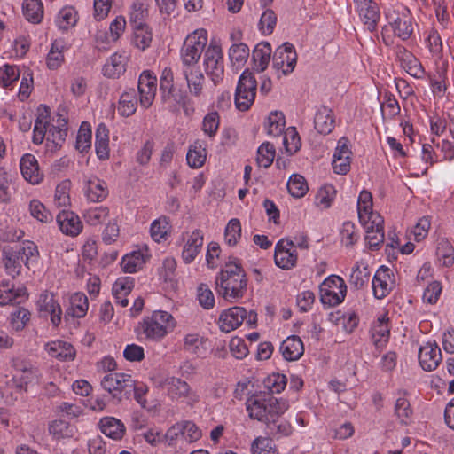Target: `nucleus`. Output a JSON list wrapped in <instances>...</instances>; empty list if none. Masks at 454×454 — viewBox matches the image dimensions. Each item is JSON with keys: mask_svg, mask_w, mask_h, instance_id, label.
<instances>
[{"mask_svg": "<svg viewBox=\"0 0 454 454\" xmlns=\"http://www.w3.org/2000/svg\"><path fill=\"white\" fill-rule=\"evenodd\" d=\"M66 43L63 39H56L51 44V49L46 56V66L51 70H57L64 63V51Z\"/></svg>", "mask_w": 454, "mask_h": 454, "instance_id": "obj_45", "label": "nucleus"}, {"mask_svg": "<svg viewBox=\"0 0 454 454\" xmlns=\"http://www.w3.org/2000/svg\"><path fill=\"white\" fill-rule=\"evenodd\" d=\"M250 451L252 454H278L272 440L263 436H258L252 442Z\"/></svg>", "mask_w": 454, "mask_h": 454, "instance_id": "obj_64", "label": "nucleus"}, {"mask_svg": "<svg viewBox=\"0 0 454 454\" xmlns=\"http://www.w3.org/2000/svg\"><path fill=\"white\" fill-rule=\"evenodd\" d=\"M99 427L101 432L107 437L119 441L121 440L126 431L124 424L114 417H105L100 419Z\"/></svg>", "mask_w": 454, "mask_h": 454, "instance_id": "obj_40", "label": "nucleus"}, {"mask_svg": "<svg viewBox=\"0 0 454 454\" xmlns=\"http://www.w3.org/2000/svg\"><path fill=\"white\" fill-rule=\"evenodd\" d=\"M183 239L182 260L184 263L189 264L192 262L200 253L204 237L201 231L194 230L191 233H187L185 236L184 235Z\"/></svg>", "mask_w": 454, "mask_h": 454, "instance_id": "obj_22", "label": "nucleus"}, {"mask_svg": "<svg viewBox=\"0 0 454 454\" xmlns=\"http://www.w3.org/2000/svg\"><path fill=\"white\" fill-rule=\"evenodd\" d=\"M72 184L70 180L61 181L55 188L53 203L57 207H68L71 205L70 191Z\"/></svg>", "mask_w": 454, "mask_h": 454, "instance_id": "obj_57", "label": "nucleus"}, {"mask_svg": "<svg viewBox=\"0 0 454 454\" xmlns=\"http://www.w3.org/2000/svg\"><path fill=\"white\" fill-rule=\"evenodd\" d=\"M20 168L24 179L31 184H39L43 174L39 168L38 161L31 153L24 154L20 160Z\"/></svg>", "mask_w": 454, "mask_h": 454, "instance_id": "obj_26", "label": "nucleus"}, {"mask_svg": "<svg viewBox=\"0 0 454 454\" xmlns=\"http://www.w3.org/2000/svg\"><path fill=\"white\" fill-rule=\"evenodd\" d=\"M360 19L369 30L374 29L379 19L380 12L377 4L372 0H354Z\"/></svg>", "mask_w": 454, "mask_h": 454, "instance_id": "obj_32", "label": "nucleus"}, {"mask_svg": "<svg viewBox=\"0 0 454 454\" xmlns=\"http://www.w3.org/2000/svg\"><path fill=\"white\" fill-rule=\"evenodd\" d=\"M189 93L195 98L203 97L205 77L198 65L182 66Z\"/></svg>", "mask_w": 454, "mask_h": 454, "instance_id": "obj_21", "label": "nucleus"}, {"mask_svg": "<svg viewBox=\"0 0 454 454\" xmlns=\"http://www.w3.org/2000/svg\"><path fill=\"white\" fill-rule=\"evenodd\" d=\"M372 195L363 190L357 200L360 223L365 230V241L371 249H378L384 241V220L373 210Z\"/></svg>", "mask_w": 454, "mask_h": 454, "instance_id": "obj_1", "label": "nucleus"}, {"mask_svg": "<svg viewBox=\"0 0 454 454\" xmlns=\"http://www.w3.org/2000/svg\"><path fill=\"white\" fill-rule=\"evenodd\" d=\"M336 193V189L333 184L322 185L315 196V205L321 209L329 208L335 200Z\"/></svg>", "mask_w": 454, "mask_h": 454, "instance_id": "obj_58", "label": "nucleus"}, {"mask_svg": "<svg viewBox=\"0 0 454 454\" xmlns=\"http://www.w3.org/2000/svg\"><path fill=\"white\" fill-rule=\"evenodd\" d=\"M247 317V310L242 307H232L220 314L218 325L222 332L230 333L241 325Z\"/></svg>", "mask_w": 454, "mask_h": 454, "instance_id": "obj_24", "label": "nucleus"}, {"mask_svg": "<svg viewBox=\"0 0 454 454\" xmlns=\"http://www.w3.org/2000/svg\"><path fill=\"white\" fill-rule=\"evenodd\" d=\"M242 235L241 223L238 218H231L224 230V241L229 247H235Z\"/></svg>", "mask_w": 454, "mask_h": 454, "instance_id": "obj_60", "label": "nucleus"}, {"mask_svg": "<svg viewBox=\"0 0 454 454\" xmlns=\"http://www.w3.org/2000/svg\"><path fill=\"white\" fill-rule=\"evenodd\" d=\"M369 279L370 270L367 263L362 261L356 262L349 276L350 285L357 289H361L368 284Z\"/></svg>", "mask_w": 454, "mask_h": 454, "instance_id": "obj_52", "label": "nucleus"}, {"mask_svg": "<svg viewBox=\"0 0 454 454\" xmlns=\"http://www.w3.org/2000/svg\"><path fill=\"white\" fill-rule=\"evenodd\" d=\"M22 13L25 19L32 24L42 22L44 8L42 0H23Z\"/></svg>", "mask_w": 454, "mask_h": 454, "instance_id": "obj_47", "label": "nucleus"}, {"mask_svg": "<svg viewBox=\"0 0 454 454\" xmlns=\"http://www.w3.org/2000/svg\"><path fill=\"white\" fill-rule=\"evenodd\" d=\"M49 434L55 440L69 439L75 435L77 428L65 419H53L48 425Z\"/></svg>", "mask_w": 454, "mask_h": 454, "instance_id": "obj_39", "label": "nucleus"}, {"mask_svg": "<svg viewBox=\"0 0 454 454\" xmlns=\"http://www.w3.org/2000/svg\"><path fill=\"white\" fill-rule=\"evenodd\" d=\"M2 262L5 273L15 278L19 277L22 270V262L17 255L14 247H4L2 251Z\"/></svg>", "mask_w": 454, "mask_h": 454, "instance_id": "obj_41", "label": "nucleus"}, {"mask_svg": "<svg viewBox=\"0 0 454 454\" xmlns=\"http://www.w3.org/2000/svg\"><path fill=\"white\" fill-rule=\"evenodd\" d=\"M39 369L29 362L16 361L13 364L12 378L6 382V387L18 394L26 393L29 387L40 382Z\"/></svg>", "mask_w": 454, "mask_h": 454, "instance_id": "obj_6", "label": "nucleus"}, {"mask_svg": "<svg viewBox=\"0 0 454 454\" xmlns=\"http://www.w3.org/2000/svg\"><path fill=\"white\" fill-rule=\"evenodd\" d=\"M207 154V143L197 139L190 145L187 152V164L192 168H200L205 164Z\"/></svg>", "mask_w": 454, "mask_h": 454, "instance_id": "obj_37", "label": "nucleus"}, {"mask_svg": "<svg viewBox=\"0 0 454 454\" xmlns=\"http://www.w3.org/2000/svg\"><path fill=\"white\" fill-rule=\"evenodd\" d=\"M335 114L333 111L326 106L320 107L314 118V126L318 133L323 135L330 134L335 128Z\"/></svg>", "mask_w": 454, "mask_h": 454, "instance_id": "obj_33", "label": "nucleus"}, {"mask_svg": "<svg viewBox=\"0 0 454 454\" xmlns=\"http://www.w3.org/2000/svg\"><path fill=\"white\" fill-rule=\"evenodd\" d=\"M78 19V12L75 8L66 5L58 12L54 22L59 30L65 33L76 26Z\"/></svg>", "mask_w": 454, "mask_h": 454, "instance_id": "obj_35", "label": "nucleus"}, {"mask_svg": "<svg viewBox=\"0 0 454 454\" xmlns=\"http://www.w3.org/2000/svg\"><path fill=\"white\" fill-rule=\"evenodd\" d=\"M110 215V209L106 206L92 207L83 213L84 221L91 226L104 223Z\"/></svg>", "mask_w": 454, "mask_h": 454, "instance_id": "obj_54", "label": "nucleus"}, {"mask_svg": "<svg viewBox=\"0 0 454 454\" xmlns=\"http://www.w3.org/2000/svg\"><path fill=\"white\" fill-rule=\"evenodd\" d=\"M208 341L198 333H187L184 338V349L197 356L206 355Z\"/></svg>", "mask_w": 454, "mask_h": 454, "instance_id": "obj_46", "label": "nucleus"}, {"mask_svg": "<svg viewBox=\"0 0 454 454\" xmlns=\"http://www.w3.org/2000/svg\"><path fill=\"white\" fill-rule=\"evenodd\" d=\"M44 349L51 357L59 361H72L76 355L75 348L71 343L60 340L47 342Z\"/></svg>", "mask_w": 454, "mask_h": 454, "instance_id": "obj_29", "label": "nucleus"}, {"mask_svg": "<svg viewBox=\"0 0 454 454\" xmlns=\"http://www.w3.org/2000/svg\"><path fill=\"white\" fill-rule=\"evenodd\" d=\"M148 4L145 0H136L130 6L129 21L131 27L147 24Z\"/></svg>", "mask_w": 454, "mask_h": 454, "instance_id": "obj_56", "label": "nucleus"}, {"mask_svg": "<svg viewBox=\"0 0 454 454\" xmlns=\"http://www.w3.org/2000/svg\"><path fill=\"white\" fill-rule=\"evenodd\" d=\"M20 75L19 67L4 64L0 67V86L4 89L12 90Z\"/></svg>", "mask_w": 454, "mask_h": 454, "instance_id": "obj_55", "label": "nucleus"}, {"mask_svg": "<svg viewBox=\"0 0 454 454\" xmlns=\"http://www.w3.org/2000/svg\"><path fill=\"white\" fill-rule=\"evenodd\" d=\"M272 53L271 45L267 42L259 43L253 51V60L255 69L263 72L269 66Z\"/></svg>", "mask_w": 454, "mask_h": 454, "instance_id": "obj_49", "label": "nucleus"}, {"mask_svg": "<svg viewBox=\"0 0 454 454\" xmlns=\"http://www.w3.org/2000/svg\"><path fill=\"white\" fill-rule=\"evenodd\" d=\"M208 43V33L205 28H197L189 33L180 49L182 66L198 65L202 52L205 53Z\"/></svg>", "mask_w": 454, "mask_h": 454, "instance_id": "obj_7", "label": "nucleus"}, {"mask_svg": "<svg viewBox=\"0 0 454 454\" xmlns=\"http://www.w3.org/2000/svg\"><path fill=\"white\" fill-rule=\"evenodd\" d=\"M396 60L400 67L411 76L416 79H422L426 71L417 57L403 46L395 49Z\"/></svg>", "mask_w": 454, "mask_h": 454, "instance_id": "obj_19", "label": "nucleus"}, {"mask_svg": "<svg viewBox=\"0 0 454 454\" xmlns=\"http://www.w3.org/2000/svg\"><path fill=\"white\" fill-rule=\"evenodd\" d=\"M228 56L231 67L236 70H239L247 61L249 57V48L244 43H235L230 47Z\"/></svg>", "mask_w": 454, "mask_h": 454, "instance_id": "obj_50", "label": "nucleus"}, {"mask_svg": "<svg viewBox=\"0 0 454 454\" xmlns=\"http://www.w3.org/2000/svg\"><path fill=\"white\" fill-rule=\"evenodd\" d=\"M286 127V117L281 111H271L266 117L263 129L268 136L278 137L280 136Z\"/></svg>", "mask_w": 454, "mask_h": 454, "instance_id": "obj_44", "label": "nucleus"}, {"mask_svg": "<svg viewBox=\"0 0 454 454\" xmlns=\"http://www.w3.org/2000/svg\"><path fill=\"white\" fill-rule=\"evenodd\" d=\"M164 387L173 399H181L191 407L195 406L200 400L198 391L192 389L186 381L179 378H167Z\"/></svg>", "mask_w": 454, "mask_h": 454, "instance_id": "obj_11", "label": "nucleus"}, {"mask_svg": "<svg viewBox=\"0 0 454 454\" xmlns=\"http://www.w3.org/2000/svg\"><path fill=\"white\" fill-rule=\"evenodd\" d=\"M37 309L41 317H50L51 323L54 327H58L62 320V309L52 292H43L36 302Z\"/></svg>", "mask_w": 454, "mask_h": 454, "instance_id": "obj_13", "label": "nucleus"}, {"mask_svg": "<svg viewBox=\"0 0 454 454\" xmlns=\"http://www.w3.org/2000/svg\"><path fill=\"white\" fill-rule=\"evenodd\" d=\"M442 361V352L435 342H427L419 348V362L426 372L435 370Z\"/></svg>", "mask_w": 454, "mask_h": 454, "instance_id": "obj_23", "label": "nucleus"}, {"mask_svg": "<svg viewBox=\"0 0 454 454\" xmlns=\"http://www.w3.org/2000/svg\"><path fill=\"white\" fill-rule=\"evenodd\" d=\"M14 249L19 259H20L22 264H24L27 269L30 270L37 264L39 251L34 242L26 240Z\"/></svg>", "mask_w": 454, "mask_h": 454, "instance_id": "obj_36", "label": "nucleus"}, {"mask_svg": "<svg viewBox=\"0 0 454 454\" xmlns=\"http://www.w3.org/2000/svg\"><path fill=\"white\" fill-rule=\"evenodd\" d=\"M256 80L253 74L246 69L239 76L236 92L235 105L240 111H247L254 101L256 95Z\"/></svg>", "mask_w": 454, "mask_h": 454, "instance_id": "obj_9", "label": "nucleus"}, {"mask_svg": "<svg viewBox=\"0 0 454 454\" xmlns=\"http://www.w3.org/2000/svg\"><path fill=\"white\" fill-rule=\"evenodd\" d=\"M135 286V278L132 277H119L112 286V294L115 302L125 308L129 305L127 296L131 293Z\"/></svg>", "mask_w": 454, "mask_h": 454, "instance_id": "obj_31", "label": "nucleus"}, {"mask_svg": "<svg viewBox=\"0 0 454 454\" xmlns=\"http://www.w3.org/2000/svg\"><path fill=\"white\" fill-rule=\"evenodd\" d=\"M137 95L134 89L125 90L119 98L116 110L121 117L132 116L137 108Z\"/></svg>", "mask_w": 454, "mask_h": 454, "instance_id": "obj_34", "label": "nucleus"}, {"mask_svg": "<svg viewBox=\"0 0 454 454\" xmlns=\"http://www.w3.org/2000/svg\"><path fill=\"white\" fill-rule=\"evenodd\" d=\"M347 294L345 281L337 275L326 278L319 286L320 300L323 304L330 307L341 303Z\"/></svg>", "mask_w": 454, "mask_h": 454, "instance_id": "obj_8", "label": "nucleus"}, {"mask_svg": "<svg viewBox=\"0 0 454 454\" xmlns=\"http://www.w3.org/2000/svg\"><path fill=\"white\" fill-rule=\"evenodd\" d=\"M89 309V301L87 296L83 293H74L70 297V306L67 309V315L82 318L83 317Z\"/></svg>", "mask_w": 454, "mask_h": 454, "instance_id": "obj_51", "label": "nucleus"}, {"mask_svg": "<svg viewBox=\"0 0 454 454\" xmlns=\"http://www.w3.org/2000/svg\"><path fill=\"white\" fill-rule=\"evenodd\" d=\"M139 104L142 108H149L155 98L157 78L150 71H144L138 79Z\"/></svg>", "mask_w": 454, "mask_h": 454, "instance_id": "obj_17", "label": "nucleus"}, {"mask_svg": "<svg viewBox=\"0 0 454 454\" xmlns=\"http://www.w3.org/2000/svg\"><path fill=\"white\" fill-rule=\"evenodd\" d=\"M436 254L439 262L443 267H451L454 264V247L447 239L438 242Z\"/></svg>", "mask_w": 454, "mask_h": 454, "instance_id": "obj_61", "label": "nucleus"}, {"mask_svg": "<svg viewBox=\"0 0 454 454\" xmlns=\"http://www.w3.org/2000/svg\"><path fill=\"white\" fill-rule=\"evenodd\" d=\"M219 295L224 300L235 302L241 299L247 290L246 274L238 260L229 261L215 279Z\"/></svg>", "mask_w": 454, "mask_h": 454, "instance_id": "obj_3", "label": "nucleus"}, {"mask_svg": "<svg viewBox=\"0 0 454 454\" xmlns=\"http://www.w3.org/2000/svg\"><path fill=\"white\" fill-rule=\"evenodd\" d=\"M247 411L252 419L266 424L271 429L278 419L289 409V402L284 398H277L270 394L260 393L247 399Z\"/></svg>", "mask_w": 454, "mask_h": 454, "instance_id": "obj_2", "label": "nucleus"}, {"mask_svg": "<svg viewBox=\"0 0 454 454\" xmlns=\"http://www.w3.org/2000/svg\"><path fill=\"white\" fill-rule=\"evenodd\" d=\"M57 223L60 231L71 237H75L79 235L82 231V223L80 220V217L69 210H62L57 215Z\"/></svg>", "mask_w": 454, "mask_h": 454, "instance_id": "obj_28", "label": "nucleus"}, {"mask_svg": "<svg viewBox=\"0 0 454 454\" xmlns=\"http://www.w3.org/2000/svg\"><path fill=\"white\" fill-rule=\"evenodd\" d=\"M92 133L90 125L83 121L76 136L75 148L80 153L87 152L91 147Z\"/></svg>", "mask_w": 454, "mask_h": 454, "instance_id": "obj_63", "label": "nucleus"}, {"mask_svg": "<svg viewBox=\"0 0 454 454\" xmlns=\"http://www.w3.org/2000/svg\"><path fill=\"white\" fill-rule=\"evenodd\" d=\"M150 258L147 247L137 249L125 254L121 260V267L125 273L139 271Z\"/></svg>", "mask_w": 454, "mask_h": 454, "instance_id": "obj_27", "label": "nucleus"}, {"mask_svg": "<svg viewBox=\"0 0 454 454\" xmlns=\"http://www.w3.org/2000/svg\"><path fill=\"white\" fill-rule=\"evenodd\" d=\"M170 230L171 225L168 219L166 216H161L151 223L150 235L155 242L160 243L168 239Z\"/></svg>", "mask_w": 454, "mask_h": 454, "instance_id": "obj_53", "label": "nucleus"}, {"mask_svg": "<svg viewBox=\"0 0 454 454\" xmlns=\"http://www.w3.org/2000/svg\"><path fill=\"white\" fill-rule=\"evenodd\" d=\"M129 54L126 51H119L112 54L103 67V74L108 78H119L126 71Z\"/></svg>", "mask_w": 454, "mask_h": 454, "instance_id": "obj_25", "label": "nucleus"}, {"mask_svg": "<svg viewBox=\"0 0 454 454\" xmlns=\"http://www.w3.org/2000/svg\"><path fill=\"white\" fill-rule=\"evenodd\" d=\"M203 68L215 86L222 83L224 78V61L222 42L212 37L203 55Z\"/></svg>", "mask_w": 454, "mask_h": 454, "instance_id": "obj_5", "label": "nucleus"}, {"mask_svg": "<svg viewBox=\"0 0 454 454\" xmlns=\"http://www.w3.org/2000/svg\"><path fill=\"white\" fill-rule=\"evenodd\" d=\"M386 17L394 34L400 39L405 41L413 33L412 17L410 11L403 6L388 9Z\"/></svg>", "mask_w": 454, "mask_h": 454, "instance_id": "obj_10", "label": "nucleus"}, {"mask_svg": "<svg viewBox=\"0 0 454 454\" xmlns=\"http://www.w3.org/2000/svg\"><path fill=\"white\" fill-rule=\"evenodd\" d=\"M298 260V254L293 249L291 239H281L275 247V264L282 270H291L295 267Z\"/></svg>", "mask_w": 454, "mask_h": 454, "instance_id": "obj_15", "label": "nucleus"}, {"mask_svg": "<svg viewBox=\"0 0 454 454\" xmlns=\"http://www.w3.org/2000/svg\"><path fill=\"white\" fill-rule=\"evenodd\" d=\"M49 114L46 109L43 113L38 114L34 127L33 142L40 145L45 139L49 129Z\"/></svg>", "mask_w": 454, "mask_h": 454, "instance_id": "obj_59", "label": "nucleus"}, {"mask_svg": "<svg viewBox=\"0 0 454 454\" xmlns=\"http://www.w3.org/2000/svg\"><path fill=\"white\" fill-rule=\"evenodd\" d=\"M27 294L24 286L15 287L10 280H3L0 283V305H7L17 301L19 298L25 297Z\"/></svg>", "mask_w": 454, "mask_h": 454, "instance_id": "obj_43", "label": "nucleus"}, {"mask_svg": "<svg viewBox=\"0 0 454 454\" xmlns=\"http://www.w3.org/2000/svg\"><path fill=\"white\" fill-rule=\"evenodd\" d=\"M352 151L348 139L342 137L338 140L332 160L334 173L346 175L350 170Z\"/></svg>", "mask_w": 454, "mask_h": 454, "instance_id": "obj_16", "label": "nucleus"}, {"mask_svg": "<svg viewBox=\"0 0 454 454\" xmlns=\"http://www.w3.org/2000/svg\"><path fill=\"white\" fill-rule=\"evenodd\" d=\"M95 149L99 160H105L109 158V130L103 123L96 129Z\"/></svg>", "mask_w": 454, "mask_h": 454, "instance_id": "obj_48", "label": "nucleus"}, {"mask_svg": "<svg viewBox=\"0 0 454 454\" xmlns=\"http://www.w3.org/2000/svg\"><path fill=\"white\" fill-rule=\"evenodd\" d=\"M175 317L167 310L156 309L138 323L137 333L145 341L160 343L176 328Z\"/></svg>", "mask_w": 454, "mask_h": 454, "instance_id": "obj_4", "label": "nucleus"}, {"mask_svg": "<svg viewBox=\"0 0 454 454\" xmlns=\"http://www.w3.org/2000/svg\"><path fill=\"white\" fill-rule=\"evenodd\" d=\"M276 156L275 147L270 142L262 143L257 149L256 161L259 167L269 168Z\"/></svg>", "mask_w": 454, "mask_h": 454, "instance_id": "obj_62", "label": "nucleus"}, {"mask_svg": "<svg viewBox=\"0 0 454 454\" xmlns=\"http://www.w3.org/2000/svg\"><path fill=\"white\" fill-rule=\"evenodd\" d=\"M373 295L377 299L387 296L395 286L393 270L386 266H380L375 272L372 281Z\"/></svg>", "mask_w": 454, "mask_h": 454, "instance_id": "obj_14", "label": "nucleus"}, {"mask_svg": "<svg viewBox=\"0 0 454 454\" xmlns=\"http://www.w3.org/2000/svg\"><path fill=\"white\" fill-rule=\"evenodd\" d=\"M101 386L114 397H117L122 392L130 389L134 386V380L129 374L110 372L102 379Z\"/></svg>", "mask_w": 454, "mask_h": 454, "instance_id": "obj_18", "label": "nucleus"}, {"mask_svg": "<svg viewBox=\"0 0 454 454\" xmlns=\"http://www.w3.org/2000/svg\"><path fill=\"white\" fill-rule=\"evenodd\" d=\"M83 193L88 201L99 203L108 197L109 189L105 180L92 175L84 177Z\"/></svg>", "mask_w": 454, "mask_h": 454, "instance_id": "obj_20", "label": "nucleus"}, {"mask_svg": "<svg viewBox=\"0 0 454 454\" xmlns=\"http://www.w3.org/2000/svg\"><path fill=\"white\" fill-rule=\"evenodd\" d=\"M372 340L377 348H384L389 340L390 327L388 318L382 316L372 326Z\"/></svg>", "mask_w": 454, "mask_h": 454, "instance_id": "obj_38", "label": "nucleus"}, {"mask_svg": "<svg viewBox=\"0 0 454 454\" xmlns=\"http://www.w3.org/2000/svg\"><path fill=\"white\" fill-rule=\"evenodd\" d=\"M153 30L148 24L132 27L131 44L139 51H145L151 46Z\"/></svg>", "mask_w": 454, "mask_h": 454, "instance_id": "obj_42", "label": "nucleus"}, {"mask_svg": "<svg viewBox=\"0 0 454 454\" xmlns=\"http://www.w3.org/2000/svg\"><path fill=\"white\" fill-rule=\"evenodd\" d=\"M279 352L286 361H297L304 354L303 341L299 336H288L286 340L282 341L279 347Z\"/></svg>", "mask_w": 454, "mask_h": 454, "instance_id": "obj_30", "label": "nucleus"}, {"mask_svg": "<svg viewBox=\"0 0 454 454\" xmlns=\"http://www.w3.org/2000/svg\"><path fill=\"white\" fill-rule=\"evenodd\" d=\"M297 63V53L295 47L288 42L278 46L273 54L272 67L281 74H291Z\"/></svg>", "mask_w": 454, "mask_h": 454, "instance_id": "obj_12", "label": "nucleus"}]
</instances>
